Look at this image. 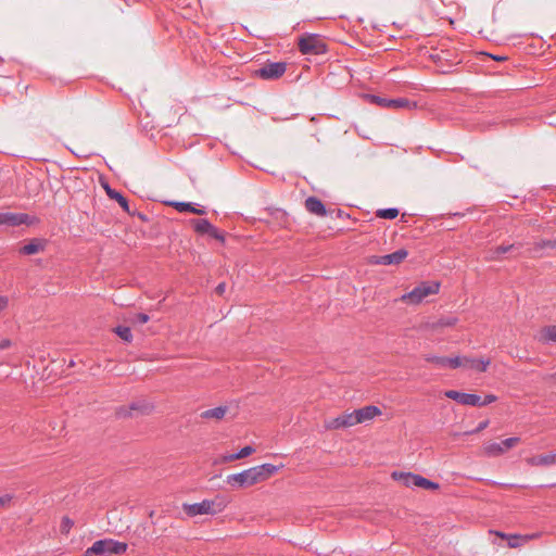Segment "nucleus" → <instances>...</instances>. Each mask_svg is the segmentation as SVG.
I'll return each mask as SVG.
<instances>
[{
	"mask_svg": "<svg viewBox=\"0 0 556 556\" xmlns=\"http://www.w3.org/2000/svg\"><path fill=\"white\" fill-rule=\"evenodd\" d=\"M496 399L497 397L495 395H493V394H488V395L484 396V399L479 396L480 404H477V406H485L488 404H491V403L495 402Z\"/></svg>",
	"mask_w": 556,
	"mask_h": 556,
	"instance_id": "obj_34",
	"label": "nucleus"
},
{
	"mask_svg": "<svg viewBox=\"0 0 556 556\" xmlns=\"http://www.w3.org/2000/svg\"><path fill=\"white\" fill-rule=\"evenodd\" d=\"M391 476L395 481H400L406 488L424 489V482L426 481V478L413 472L393 471Z\"/></svg>",
	"mask_w": 556,
	"mask_h": 556,
	"instance_id": "obj_10",
	"label": "nucleus"
},
{
	"mask_svg": "<svg viewBox=\"0 0 556 556\" xmlns=\"http://www.w3.org/2000/svg\"><path fill=\"white\" fill-rule=\"evenodd\" d=\"M227 506V501L222 497H217L216 500H203L199 503L193 504H184V511L189 517H195L199 515H216L224 510Z\"/></svg>",
	"mask_w": 556,
	"mask_h": 556,
	"instance_id": "obj_3",
	"label": "nucleus"
},
{
	"mask_svg": "<svg viewBox=\"0 0 556 556\" xmlns=\"http://www.w3.org/2000/svg\"><path fill=\"white\" fill-rule=\"evenodd\" d=\"M12 345V341L10 339H1L0 340V350H5Z\"/></svg>",
	"mask_w": 556,
	"mask_h": 556,
	"instance_id": "obj_42",
	"label": "nucleus"
},
{
	"mask_svg": "<svg viewBox=\"0 0 556 556\" xmlns=\"http://www.w3.org/2000/svg\"><path fill=\"white\" fill-rule=\"evenodd\" d=\"M377 217L384 219H394L399 216L397 208H381L376 212Z\"/></svg>",
	"mask_w": 556,
	"mask_h": 556,
	"instance_id": "obj_29",
	"label": "nucleus"
},
{
	"mask_svg": "<svg viewBox=\"0 0 556 556\" xmlns=\"http://www.w3.org/2000/svg\"><path fill=\"white\" fill-rule=\"evenodd\" d=\"M519 441L518 437H511L501 442H489L483 445L482 453L488 457H498L517 445Z\"/></svg>",
	"mask_w": 556,
	"mask_h": 556,
	"instance_id": "obj_6",
	"label": "nucleus"
},
{
	"mask_svg": "<svg viewBox=\"0 0 556 556\" xmlns=\"http://www.w3.org/2000/svg\"><path fill=\"white\" fill-rule=\"evenodd\" d=\"M491 533H494L495 535H497L502 539H506V540H507V536L509 535V534H506V533L500 532V531H491Z\"/></svg>",
	"mask_w": 556,
	"mask_h": 556,
	"instance_id": "obj_44",
	"label": "nucleus"
},
{
	"mask_svg": "<svg viewBox=\"0 0 556 556\" xmlns=\"http://www.w3.org/2000/svg\"><path fill=\"white\" fill-rule=\"evenodd\" d=\"M445 396L456 401L459 404L467 406H477V404H480L479 395L473 393H465L455 390H450L445 392Z\"/></svg>",
	"mask_w": 556,
	"mask_h": 556,
	"instance_id": "obj_13",
	"label": "nucleus"
},
{
	"mask_svg": "<svg viewBox=\"0 0 556 556\" xmlns=\"http://www.w3.org/2000/svg\"><path fill=\"white\" fill-rule=\"evenodd\" d=\"M538 339L542 343H556V326H548L541 329Z\"/></svg>",
	"mask_w": 556,
	"mask_h": 556,
	"instance_id": "obj_22",
	"label": "nucleus"
},
{
	"mask_svg": "<svg viewBox=\"0 0 556 556\" xmlns=\"http://www.w3.org/2000/svg\"><path fill=\"white\" fill-rule=\"evenodd\" d=\"M389 108L392 109H414L416 108L415 103H412L407 99L399 98V99H390L389 100Z\"/></svg>",
	"mask_w": 556,
	"mask_h": 556,
	"instance_id": "obj_26",
	"label": "nucleus"
},
{
	"mask_svg": "<svg viewBox=\"0 0 556 556\" xmlns=\"http://www.w3.org/2000/svg\"><path fill=\"white\" fill-rule=\"evenodd\" d=\"M227 412H228V407L223 405V406H217L214 408L203 410L200 416L202 419H205V420H210V419L220 420L226 416Z\"/></svg>",
	"mask_w": 556,
	"mask_h": 556,
	"instance_id": "obj_20",
	"label": "nucleus"
},
{
	"mask_svg": "<svg viewBox=\"0 0 556 556\" xmlns=\"http://www.w3.org/2000/svg\"><path fill=\"white\" fill-rule=\"evenodd\" d=\"M424 358L426 362L434 364L438 368H446L448 357L427 354Z\"/></svg>",
	"mask_w": 556,
	"mask_h": 556,
	"instance_id": "obj_27",
	"label": "nucleus"
},
{
	"mask_svg": "<svg viewBox=\"0 0 556 556\" xmlns=\"http://www.w3.org/2000/svg\"><path fill=\"white\" fill-rule=\"evenodd\" d=\"M424 489L438 490L439 484L437 482L426 479V481L424 482Z\"/></svg>",
	"mask_w": 556,
	"mask_h": 556,
	"instance_id": "obj_40",
	"label": "nucleus"
},
{
	"mask_svg": "<svg viewBox=\"0 0 556 556\" xmlns=\"http://www.w3.org/2000/svg\"><path fill=\"white\" fill-rule=\"evenodd\" d=\"M150 320V315H130V317L126 320V324L129 325L134 331H141L143 325H146Z\"/></svg>",
	"mask_w": 556,
	"mask_h": 556,
	"instance_id": "obj_21",
	"label": "nucleus"
},
{
	"mask_svg": "<svg viewBox=\"0 0 556 556\" xmlns=\"http://www.w3.org/2000/svg\"><path fill=\"white\" fill-rule=\"evenodd\" d=\"M382 414L381 409L375 405L364 406L362 408L355 409V416L357 425L366 424L374 420L376 417Z\"/></svg>",
	"mask_w": 556,
	"mask_h": 556,
	"instance_id": "obj_15",
	"label": "nucleus"
},
{
	"mask_svg": "<svg viewBox=\"0 0 556 556\" xmlns=\"http://www.w3.org/2000/svg\"><path fill=\"white\" fill-rule=\"evenodd\" d=\"M389 100L390 99L378 97V96H372L371 97V101L372 102H375L378 105L383 106V108H389Z\"/></svg>",
	"mask_w": 556,
	"mask_h": 556,
	"instance_id": "obj_35",
	"label": "nucleus"
},
{
	"mask_svg": "<svg viewBox=\"0 0 556 556\" xmlns=\"http://www.w3.org/2000/svg\"><path fill=\"white\" fill-rule=\"evenodd\" d=\"M12 500H13L12 494H4V495L0 496V507H5V506L10 505Z\"/></svg>",
	"mask_w": 556,
	"mask_h": 556,
	"instance_id": "obj_36",
	"label": "nucleus"
},
{
	"mask_svg": "<svg viewBox=\"0 0 556 556\" xmlns=\"http://www.w3.org/2000/svg\"><path fill=\"white\" fill-rule=\"evenodd\" d=\"M357 425L355 409L345 412L334 418L325 421V428L328 430H340L351 428Z\"/></svg>",
	"mask_w": 556,
	"mask_h": 556,
	"instance_id": "obj_8",
	"label": "nucleus"
},
{
	"mask_svg": "<svg viewBox=\"0 0 556 556\" xmlns=\"http://www.w3.org/2000/svg\"><path fill=\"white\" fill-rule=\"evenodd\" d=\"M193 228L197 232L203 235L207 233L212 238L224 242L225 236L216 227H214L207 219H195L192 220Z\"/></svg>",
	"mask_w": 556,
	"mask_h": 556,
	"instance_id": "obj_11",
	"label": "nucleus"
},
{
	"mask_svg": "<svg viewBox=\"0 0 556 556\" xmlns=\"http://www.w3.org/2000/svg\"><path fill=\"white\" fill-rule=\"evenodd\" d=\"M408 256L406 249H400L387 255H372L368 262L372 265H400Z\"/></svg>",
	"mask_w": 556,
	"mask_h": 556,
	"instance_id": "obj_9",
	"label": "nucleus"
},
{
	"mask_svg": "<svg viewBox=\"0 0 556 556\" xmlns=\"http://www.w3.org/2000/svg\"><path fill=\"white\" fill-rule=\"evenodd\" d=\"M299 49L303 54L318 55L326 52V43L318 35H306L299 40Z\"/></svg>",
	"mask_w": 556,
	"mask_h": 556,
	"instance_id": "obj_5",
	"label": "nucleus"
},
{
	"mask_svg": "<svg viewBox=\"0 0 556 556\" xmlns=\"http://www.w3.org/2000/svg\"><path fill=\"white\" fill-rule=\"evenodd\" d=\"M252 453H254V448L252 446H244L241 450H239L236 454H231L225 457V460L232 462L236 459L244 458L250 456Z\"/></svg>",
	"mask_w": 556,
	"mask_h": 556,
	"instance_id": "obj_28",
	"label": "nucleus"
},
{
	"mask_svg": "<svg viewBox=\"0 0 556 556\" xmlns=\"http://www.w3.org/2000/svg\"><path fill=\"white\" fill-rule=\"evenodd\" d=\"M5 309H10L9 299L0 295V312Z\"/></svg>",
	"mask_w": 556,
	"mask_h": 556,
	"instance_id": "obj_38",
	"label": "nucleus"
},
{
	"mask_svg": "<svg viewBox=\"0 0 556 556\" xmlns=\"http://www.w3.org/2000/svg\"><path fill=\"white\" fill-rule=\"evenodd\" d=\"M555 375H556V372H555Z\"/></svg>",
	"mask_w": 556,
	"mask_h": 556,
	"instance_id": "obj_45",
	"label": "nucleus"
},
{
	"mask_svg": "<svg viewBox=\"0 0 556 556\" xmlns=\"http://www.w3.org/2000/svg\"><path fill=\"white\" fill-rule=\"evenodd\" d=\"M286 72V63L276 62L265 64L262 68L257 71L260 77L264 79H276L283 75Z\"/></svg>",
	"mask_w": 556,
	"mask_h": 556,
	"instance_id": "obj_12",
	"label": "nucleus"
},
{
	"mask_svg": "<svg viewBox=\"0 0 556 556\" xmlns=\"http://www.w3.org/2000/svg\"><path fill=\"white\" fill-rule=\"evenodd\" d=\"M128 548L127 543L114 539H102L96 541L85 551V556H112L122 555Z\"/></svg>",
	"mask_w": 556,
	"mask_h": 556,
	"instance_id": "obj_2",
	"label": "nucleus"
},
{
	"mask_svg": "<svg viewBox=\"0 0 556 556\" xmlns=\"http://www.w3.org/2000/svg\"><path fill=\"white\" fill-rule=\"evenodd\" d=\"M446 368H463L464 369V356L457 355L453 357L447 358V365Z\"/></svg>",
	"mask_w": 556,
	"mask_h": 556,
	"instance_id": "obj_30",
	"label": "nucleus"
},
{
	"mask_svg": "<svg viewBox=\"0 0 556 556\" xmlns=\"http://www.w3.org/2000/svg\"><path fill=\"white\" fill-rule=\"evenodd\" d=\"M513 248H514V244H509V245H498V247L495 249V254H496V255H500V254L506 253V252L510 251Z\"/></svg>",
	"mask_w": 556,
	"mask_h": 556,
	"instance_id": "obj_37",
	"label": "nucleus"
},
{
	"mask_svg": "<svg viewBox=\"0 0 556 556\" xmlns=\"http://www.w3.org/2000/svg\"><path fill=\"white\" fill-rule=\"evenodd\" d=\"M113 331L126 343H131L132 342V328L127 325V324H124V325H118L117 327H115L113 329Z\"/></svg>",
	"mask_w": 556,
	"mask_h": 556,
	"instance_id": "obj_24",
	"label": "nucleus"
},
{
	"mask_svg": "<svg viewBox=\"0 0 556 556\" xmlns=\"http://www.w3.org/2000/svg\"><path fill=\"white\" fill-rule=\"evenodd\" d=\"M540 536H541L540 532H534V533H530V534H522L523 543L526 544L527 542H529L531 540L539 539Z\"/></svg>",
	"mask_w": 556,
	"mask_h": 556,
	"instance_id": "obj_39",
	"label": "nucleus"
},
{
	"mask_svg": "<svg viewBox=\"0 0 556 556\" xmlns=\"http://www.w3.org/2000/svg\"><path fill=\"white\" fill-rule=\"evenodd\" d=\"M456 323L457 318L455 317L443 318L440 317L439 315H432L429 317L427 321L424 323L422 330L429 333H439L444 328L452 327Z\"/></svg>",
	"mask_w": 556,
	"mask_h": 556,
	"instance_id": "obj_7",
	"label": "nucleus"
},
{
	"mask_svg": "<svg viewBox=\"0 0 556 556\" xmlns=\"http://www.w3.org/2000/svg\"><path fill=\"white\" fill-rule=\"evenodd\" d=\"M536 249H556V239L554 240H542L535 244Z\"/></svg>",
	"mask_w": 556,
	"mask_h": 556,
	"instance_id": "obj_33",
	"label": "nucleus"
},
{
	"mask_svg": "<svg viewBox=\"0 0 556 556\" xmlns=\"http://www.w3.org/2000/svg\"><path fill=\"white\" fill-rule=\"evenodd\" d=\"M305 208L317 216H325L326 208L320 200L315 197H309L305 200Z\"/></svg>",
	"mask_w": 556,
	"mask_h": 556,
	"instance_id": "obj_19",
	"label": "nucleus"
},
{
	"mask_svg": "<svg viewBox=\"0 0 556 556\" xmlns=\"http://www.w3.org/2000/svg\"><path fill=\"white\" fill-rule=\"evenodd\" d=\"M488 425H489V421L484 420V421H482V422H480L478 425L476 430L469 431V432H467V434H471V433H476V432L482 431L483 429H485L488 427Z\"/></svg>",
	"mask_w": 556,
	"mask_h": 556,
	"instance_id": "obj_41",
	"label": "nucleus"
},
{
	"mask_svg": "<svg viewBox=\"0 0 556 556\" xmlns=\"http://www.w3.org/2000/svg\"><path fill=\"white\" fill-rule=\"evenodd\" d=\"M105 191L110 199L115 200L125 212L130 213L128 201L122 193L110 187H105Z\"/></svg>",
	"mask_w": 556,
	"mask_h": 556,
	"instance_id": "obj_23",
	"label": "nucleus"
},
{
	"mask_svg": "<svg viewBox=\"0 0 556 556\" xmlns=\"http://www.w3.org/2000/svg\"><path fill=\"white\" fill-rule=\"evenodd\" d=\"M74 526V522L71 518L68 517H63L62 518V521H61V531L63 533H68L71 531V529L73 528Z\"/></svg>",
	"mask_w": 556,
	"mask_h": 556,
	"instance_id": "obj_32",
	"label": "nucleus"
},
{
	"mask_svg": "<svg viewBox=\"0 0 556 556\" xmlns=\"http://www.w3.org/2000/svg\"><path fill=\"white\" fill-rule=\"evenodd\" d=\"M491 364V359L486 357H469L464 356V369L473 372H485Z\"/></svg>",
	"mask_w": 556,
	"mask_h": 556,
	"instance_id": "obj_14",
	"label": "nucleus"
},
{
	"mask_svg": "<svg viewBox=\"0 0 556 556\" xmlns=\"http://www.w3.org/2000/svg\"><path fill=\"white\" fill-rule=\"evenodd\" d=\"M281 466H275L273 464H262L254 467H250L237 473L228 475L226 482L231 486L248 488L260 482L266 481L271 476L277 473Z\"/></svg>",
	"mask_w": 556,
	"mask_h": 556,
	"instance_id": "obj_1",
	"label": "nucleus"
},
{
	"mask_svg": "<svg viewBox=\"0 0 556 556\" xmlns=\"http://www.w3.org/2000/svg\"><path fill=\"white\" fill-rule=\"evenodd\" d=\"M507 544L510 548H517L523 545L522 534H509L507 536Z\"/></svg>",
	"mask_w": 556,
	"mask_h": 556,
	"instance_id": "obj_31",
	"label": "nucleus"
},
{
	"mask_svg": "<svg viewBox=\"0 0 556 556\" xmlns=\"http://www.w3.org/2000/svg\"><path fill=\"white\" fill-rule=\"evenodd\" d=\"M527 464L532 467H547L556 465V452H551L544 455H538L527 458Z\"/></svg>",
	"mask_w": 556,
	"mask_h": 556,
	"instance_id": "obj_17",
	"label": "nucleus"
},
{
	"mask_svg": "<svg viewBox=\"0 0 556 556\" xmlns=\"http://www.w3.org/2000/svg\"><path fill=\"white\" fill-rule=\"evenodd\" d=\"M226 290V285L224 282L219 283L216 289H215V292L218 294V295H223L224 292Z\"/></svg>",
	"mask_w": 556,
	"mask_h": 556,
	"instance_id": "obj_43",
	"label": "nucleus"
},
{
	"mask_svg": "<svg viewBox=\"0 0 556 556\" xmlns=\"http://www.w3.org/2000/svg\"><path fill=\"white\" fill-rule=\"evenodd\" d=\"M440 283L437 281H427L418 285L413 291L404 294L401 300L409 304H419L427 296L438 293Z\"/></svg>",
	"mask_w": 556,
	"mask_h": 556,
	"instance_id": "obj_4",
	"label": "nucleus"
},
{
	"mask_svg": "<svg viewBox=\"0 0 556 556\" xmlns=\"http://www.w3.org/2000/svg\"><path fill=\"white\" fill-rule=\"evenodd\" d=\"M167 204L175 207L178 212H191L197 215H203L205 213L204 210L195 208L191 205V203H187V202L173 201V202H168Z\"/></svg>",
	"mask_w": 556,
	"mask_h": 556,
	"instance_id": "obj_25",
	"label": "nucleus"
},
{
	"mask_svg": "<svg viewBox=\"0 0 556 556\" xmlns=\"http://www.w3.org/2000/svg\"><path fill=\"white\" fill-rule=\"evenodd\" d=\"M22 224H30L28 215L15 214L11 212L0 213V226H20Z\"/></svg>",
	"mask_w": 556,
	"mask_h": 556,
	"instance_id": "obj_16",
	"label": "nucleus"
},
{
	"mask_svg": "<svg viewBox=\"0 0 556 556\" xmlns=\"http://www.w3.org/2000/svg\"><path fill=\"white\" fill-rule=\"evenodd\" d=\"M47 241L43 239H33L29 243L25 244L20 252L25 255H33L40 253L45 250Z\"/></svg>",
	"mask_w": 556,
	"mask_h": 556,
	"instance_id": "obj_18",
	"label": "nucleus"
}]
</instances>
